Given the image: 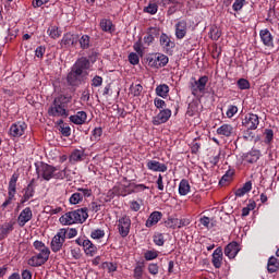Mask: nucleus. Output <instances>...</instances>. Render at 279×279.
I'll return each mask as SVG.
<instances>
[{
	"label": "nucleus",
	"mask_w": 279,
	"mask_h": 279,
	"mask_svg": "<svg viewBox=\"0 0 279 279\" xmlns=\"http://www.w3.org/2000/svg\"><path fill=\"white\" fill-rule=\"evenodd\" d=\"M88 69H90V60L86 57H81L75 61L68 73L66 80L70 86H80L86 77H88Z\"/></svg>",
	"instance_id": "f257e3e1"
},
{
	"label": "nucleus",
	"mask_w": 279,
	"mask_h": 279,
	"mask_svg": "<svg viewBox=\"0 0 279 279\" xmlns=\"http://www.w3.org/2000/svg\"><path fill=\"white\" fill-rule=\"evenodd\" d=\"M71 96L59 95L52 101V105L48 109L49 117H62L66 119L69 117V110H66V106L71 104Z\"/></svg>",
	"instance_id": "f03ea898"
},
{
	"label": "nucleus",
	"mask_w": 279,
	"mask_h": 279,
	"mask_svg": "<svg viewBox=\"0 0 279 279\" xmlns=\"http://www.w3.org/2000/svg\"><path fill=\"white\" fill-rule=\"evenodd\" d=\"M36 173L37 178H41L43 180H46V182H49L52 178H54V180H64V178H66L65 169L58 171V168L49 163H40V166H36Z\"/></svg>",
	"instance_id": "7ed1b4c3"
},
{
	"label": "nucleus",
	"mask_w": 279,
	"mask_h": 279,
	"mask_svg": "<svg viewBox=\"0 0 279 279\" xmlns=\"http://www.w3.org/2000/svg\"><path fill=\"white\" fill-rule=\"evenodd\" d=\"M88 219V208L82 207L72 211L65 213L59 218L63 226H73V223H85Z\"/></svg>",
	"instance_id": "20e7f679"
},
{
	"label": "nucleus",
	"mask_w": 279,
	"mask_h": 279,
	"mask_svg": "<svg viewBox=\"0 0 279 279\" xmlns=\"http://www.w3.org/2000/svg\"><path fill=\"white\" fill-rule=\"evenodd\" d=\"M19 182V173H13L8 186V198L2 203L1 208L5 210L16 195V183Z\"/></svg>",
	"instance_id": "39448f33"
},
{
	"label": "nucleus",
	"mask_w": 279,
	"mask_h": 279,
	"mask_svg": "<svg viewBox=\"0 0 279 279\" xmlns=\"http://www.w3.org/2000/svg\"><path fill=\"white\" fill-rule=\"evenodd\" d=\"M39 253L32 256L28 259L29 267H40L45 265L47 260H49V256H51V251L49 248L38 251Z\"/></svg>",
	"instance_id": "423d86ee"
},
{
	"label": "nucleus",
	"mask_w": 279,
	"mask_h": 279,
	"mask_svg": "<svg viewBox=\"0 0 279 279\" xmlns=\"http://www.w3.org/2000/svg\"><path fill=\"white\" fill-rule=\"evenodd\" d=\"M66 241V229H60L50 242V248L54 254H58Z\"/></svg>",
	"instance_id": "0eeeda50"
},
{
	"label": "nucleus",
	"mask_w": 279,
	"mask_h": 279,
	"mask_svg": "<svg viewBox=\"0 0 279 279\" xmlns=\"http://www.w3.org/2000/svg\"><path fill=\"white\" fill-rule=\"evenodd\" d=\"M148 66L151 69H162L169 64V57L162 53H155L147 58Z\"/></svg>",
	"instance_id": "6e6552de"
},
{
	"label": "nucleus",
	"mask_w": 279,
	"mask_h": 279,
	"mask_svg": "<svg viewBox=\"0 0 279 279\" xmlns=\"http://www.w3.org/2000/svg\"><path fill=\"white\" fill-rule=\"evenodd\" d=\"M80 40V35L75 33L68 32L63 34L62 39L59 41L61 49H71L75 47Z\"/></svg>",
	"instance_id": "1a4fd4ad"
},
{
	"label": "nucleus",
	"mask_w": 279,
	"mask_h": 279,
	"mask_svg": "<svg viewBox=\"0 0 279 279\" xmlns=\"http://www.w3.org/2000/svg\"><path fill=\"white\" fill-rule=\"evenodd\" d=\"M208 84V76H201L198 80L195 77L191 78L190 88L192 90V95H197V93H204L206 90V85Z\"/></svg>",
	"instance_id": "9d476101"
},
{
	"label": "nucleus",
	"mask_w": 279,
	"mask_h": 279,
	"mask_svg": "<svg viewBox=\"0 0 279 279\" xmlns=\"http://www.w3.org/2000/svg\"><path fill=\"white\" fill-rule=\"evenodd\" d=\"M75 243L83 247L86 256H95V254H97V246L90 240L86 238H77Z\"/></svg>",
	"instance_id": "9b49d317"
},
{
	"label": "nucleus",
	"mask_w": 279,
	"mask_h": 279,
	"mask_svg": "<svg viewBox=\"0 0 279 279\" xmlns=\"http://www.w3.org/2000/svg\"><path fill=\"white\" fill-rule=\"evenodd\" d=\"M22 197L20 204H26L29 202L34 195H36V179H32L29 183L22 190Z\"/></svg>",
	"instance_id": "f8f14e48"
},
{
	"label": "nucleus",
	"mask_w": 279,
	"mask_h": 279,
	"mask_svg": "<svg viewBox=\"0 0 279 279\" xmlns=\"http://www.w3.org/2000/svg\"><path fill=\"white\" fill-rule=\"evenodd\" d=\"M118 232L122 239H125L130 234V228H132V220L130 216H122L118 219Z\"/></svg>",
	"instance_id": "ddd939ff"
},
{
	"label": "nucleus",
	"mask_w": 279,
	"mask_h": 279,
	"mask_svg": "<svg viewBox=\"0 0 279 279\" xmlns=\"http://www.w3.org/2000/svg\"><path fill=\"white\" fill-rule=\"evenodd\" d=\"M242 125L246 128V130H258L260 118H258L256 113H247L242 120Z\"/></svg>",
	"instance_id": "4468645a"
},
{
	"label": "nucleus",
	"mask_w": 279,
	"mask_h": 279,
	"mask_svg": "<svg viewBox=\"0 0 279 279\" xmlns=\"http://www.w3.org/2000/svg\"><path fill=\"white\" fill-rule=\"evenodd\" d=\"M159 45L165 51V53H171L173 49L175 48V41L171 39L167 33H162L159 37Z\"/></svg>",
	"instance_id": "2eb2a0df"
},
{
	"label": "nucleus",
	"mask_w": 279,
	"mask_h": 279,
	"mask_svg": "<svg viewBox=\"0 0 279 279\" xmlns=\"http://www.w3.org/2000/svg\"><path fill=\"white\" fill-rule=\"evenodd\" d=\"M25 130H27V124L25 122H16L10 126L9 134L13 138H21V136L25 134Z\"/></svg>",
	"instance_id": "dca6fc26"
},
{
	"label": "nucleus",
	"mask_w": 279,
	"mask_h": 279,
	"mask_svg": "<svg viewBox=\"0 0 279 279\" xmlns=\"http://www.w3.org/2000/svg\"><path fill=\"white\" fill-rule=\"evenodd\" d=\"M169 119H171V109H162L153 118L151 123L153 125H162V123H167Z\"/></svg>",
	"instance_id": "f3484780"
},
{
	"label": "nucleus",
	"mask_w": 279,
	"mask_h": 279,
	"mask_svg": "<svg viewBox=\"0 0 279 279\" xmlns=\"http://www.w3.org/2000/svg\"><path fill=\"white\" fill-rule=\"evenodd\" d=\"M33 217L34 214L32 213V208H24L17 217V226H20V228H25V225L28 223V221H32Z\"/></svg>",
	"instance_id": "a211bd4d"
},
{
	"label": "nucleus",
	"mask_w": 279,
	"mask_h": 279,
	"mask_svg": "<svg viewBox=\"0 0 279 279\" xmlns=\"http://www.w3.org/2000/svg\"><path fill=\"white\" fill-rule=\"evenodd\" d=\"M259 38L264 47L274 49V35L267 28L259 31Z\"/></svg>",
	"instance_id": "6ab92c4d"
},
{
	"label": "nucleus",
	"mask_w": 279,
	"mask_h": 279,
	"mask_svg": "<svg viewBox=\"0 0 279 279\" xmlns=\"http://www.w3.org/2000/svg\"><path fill=\"white\" fill-rule=\"evenodd\" d=\"M239 252H241V246L238 244L236 241L229 243L225 247V256H227L230 259L236 258V255L239 254Z\"/></svg>",
	"instance_id": "aec40b11"
},
{
	"label": "nucleus",
	"mask_w": 279,
	"mask_h": 279,
	"mask_svg": "<svg viewBox=\"0 0 279 279\" xmlns=\"http://www.w3.org/2000/svg\"><path fill=\"white\" fill-rule=\"evenodd\" d=\"M211 263L216 269H220L221 265H223V250L221 246L214 251Z\"/></svg>",
	"instance_id": "412c9836"
},
{
	"label": "nucleus",
	"mask_w": 279,
	"mask_h": 279,
	"mask_svg": "<svg viewBox=\"0 0 279 279\" xmlns=\"http://www.w3.org/2000/svg\"><path fill=\"white\" fill-rule=\"evenodd\" d=\"M158 36H160V28L149 27L146 33V36L144 37V44L148 46L151 45V43H154V40H156Z\"/></svg>",
	"instance_id": "4be33fe9"
},
{
	"label": "nucleus",
	"mask_w": 279,
	"mask_h": 279,
	"mask_svg": "<svg viewBox=\"0 0 279 279\" xmlns=\"http://www.w3.org/2000/svg\"><path fill=\"white\" fill-rule=\"evenodd\" d=\"M216 132L219 136H225L226 138H230V136H234L235 134L234 126H232V124H222Z\"/></svg>",
	"instance_id": "5701e85b"
},
{
	"label": "nucleus",
	"mask_w": 279,
	"mask_h": 279,
	"mask_svg": "<svg viewBox=\"0 0 279 279\" xmlns=\"http://www.w3.org/2000/svg\"><path fill=\"white\" fill-rule=\"evenodd\" d=\"M174 27H175V38H178V40H182V38L186 36V32H187L186 21L184 20L179 21Z\"/></svg>",
	"instance_id": "b1692460"
},
{
	"label": "nucleus",
	"mask_w": 279,
	"mask_h": 279,
	"mask_svg": "<svg viewBox=\"0 0 279 279\" xmlns=\"http://www.w3.org/2000/svg\"><path fill=\"white\" fill-rule=\"evenodd\" d=\"M260 158V150L253 149L248 153L243 154L242 159L244 162H248V165H254V162H258Z\"/></svg>",
	"instance_id": "393cba45"
},
{
	"label": "nucleus",
	"mask_w": 279,
	"mask_h": 279,
	"mask_svg": "<svg viewBox=\"0 0 279 279\" xmlns=\"http://www.w3.org/2000/svg\"><path fill=\"white\" fill-rule=\"evenodd\" d=\"M87 119L88 114L86 111H78L76 114L70 116V121L71 123H74V125H84Z\"/></svg>",
	"instance_id": "a878e982"
},
{
	"label": "nucleus",
	"mask_w": 279,
	"mask_h": 279,
	"mask_svg": "<svg viewBox=\"0 0 279 279\" xmlns=\"http://www.w3.org/2000/svg\"><path fill=\"white\" fill-rule=\"evenodd\" d=\"M147 169H149V171H156V172H160V173H165V171H167V165L161 163L160 161H156V160H148L146 163Z\"/></svg>",
	"instance_id": "bb28decb"
},
{
	"label": "nucleus",
	"mask_w": 279,
	"mask_h": 279,
	"mask_svg": "<svg viewBox=\"0 0 279 279\" xmlns=\"http://www.w3.org/2000/svg\"><path fill=\"white\" fill-rule=\"evenodd\" d=\"M160 219H162V213L160 211H153L148 219L146 220V228H153V226H156L158 223V221H160Z\"/></svg>",
	"instance_id": "cd10ccee"
},
{
	"label": "nucleus",
	"mask_w": 279,
	"mask_h": 279,
	"mask_svg": "<svg viewBox=\"0 0 279 279\" xmlns=\"http://www.w3.org/2000/svg\"><path fill=\"white\" fill-rule=\"evenodd\" d=\"M14 231V221L4 222L0 227L1 239H8L11 232Z\"/></svg>",
	"instance_id": "c85d7f7f"
},
{
	"label": "nucleus",
	"mask_w": 279,
	"mask_h": 279,
	"mask_svg": "<svg viewBox=\"0 0 279 279\" xmlns=\"http://www.w3.org/2000/svg\"><path fill=\"white\" fill-rule=\"evenodd\" d=\"M169 85L167 84H160L155 88V93L157 97H161V99H167L169 97Z\"/></svg>",
	"instance_id": "c756f323"
},
{
	"label": "nucleus",
	"mask_w": 279,
	"mask_h": 279,
	"mask_svg": "<svg viewBox=\"0 0 279 279\" xmlns=\"http://www.w3.org/2000/svg\"><path fill=\"white\" fill-rule=\"evenodd\" d=\"M100 28L107 34H112V32H114V24H112L111 20L102 19L100 20Z\"/></svg>",
	"instance_id": "7c9ffc66"
},
{
	"label": "nucleus",
	"mask_w": 279,
	"mask_h": 279,
	"mask_svg": "<svg viewBox=\"0 0 279 279\" xmlns=\"http://www.w3.org/2000/svg\"><path fill=\"white\" fill-rule=\"evenodd\" d=\"M278 269H279L278 258H276L274 256L269 257L268 263H267L268 274H276V271H278Z\"/></svg>",
	"instance_id": "2f4dec72"
},
{
	"label": "nucleus",
	"mask_w": 279,
	"mask_h": 279,
	"mask_svg": "<svg viewBox=\"0 0 279 279\" xmlns=\"http://www.w3.org/2000/svg\"><path fill=\"white\" fill-rule=\"evenodd\" d=\"M189 193H191V184L186 179H182L179 183V194L184 196Z\"/></svg>",
	"instance_id": "473e14b6"
},
{
	"label": "nucleus",
	"mask_w": 279,
	"mask_h": 279,
	"mask_svg": "<svg viewBox=\"0 0 279 279\" xmlns=\"http://www.w3.org/2000/svg\"><path fill=\"white\" fill-rule=\"evenodd\" d=\"M252 191V181H247L242 187L238 189L234 193L235 197H243L246 193Z\"/></svg>",
	"instance_id": "72a5a7b5"
},
{
	"label": "nucleus",
	"mask_w": 279,
	"mask_h": 279,
	"mask_svg": "<svg viewBox=\"0 0 279 279\" xmlns=\"http://www.w3.org/2000/svg\"><path fill=\"white\" fill-rule=\"evenodd\" d=\"M47 34L53 40H58V38H60V36H62V31L58 26H50L47 29Z\"/></svg>",
	"instance_id": "f704fd0d"
},
{
	"label": "nucleus",
	"mask_w": 279,
	"mask_h": 279,
	"mask_svg": "<svg viewBox=\"0 0 279 279\" xmlns=\"http://www.w3.org/2000/svg\"><path fill=\"white\" fill-rule=\"evenodd\" d=\"M144 269H145V263L138 262L133 270V278L143 279Z\"/></svg>",
	"instance_id": "c9c22d12"
},
{
	"label": "nucleus",
	"mask_w": 279,
	"mask_h": 279,
	"mask_svg": "<svg viewBox=\"0 0 279 279\" xmlns=\"http://www.w3.org/2000/svg\"><path fill=\"white\" fill-rule=\"evenodd\" d=\"M84 160V151L80 149H75L70 155V162H82Z\"/></svg>",
	"instance_id": "e433bc0d"
},
{
	"label": "nucleus",
	"mask_w": 279,
	"mask_h": 279,
	"mask_svg": "<svg viewBox=\"0 0 279 279\" xmlns=\"http://www.w3.org/2000/svg\"><path fill=\"white\" fill-rule=\"evenodd\" d=\"M233 177H234V169L227 170L226 173L220 179L219 184L223 186V184H226L227 182H231Z\"/></svg>",
	"instance_id": "4c0bfd02"
},
{
	"label": "nucleus",
	"mask_w": 279,
	"mask_h": 279,
	"mask_svg": "<svg viewBox=\"0 0 279 279\" xmlns=\"http://www.w3.org/2000/svg\"><path fill=\"white\" fill-rule=\"evenodd\" d=\"M69 202L72 206H76V204H81V202H84V198H82L80 192H75L70 196Z\"/></svg>",
	"instance_id": "58836bf2"
},
{
	"label": "nucleus",
	"mask_w": 279,
	"mask_h": 279,
	"mask_svg": "<svg viewBox=\"0 0 279 279\" xmlns=\"http://www.w3.org/2000/svg\"><path fill=\"white\" fill-rule=\"evenodd\" d=\"M78 43L81 49H88V47H90V36L83 35L81 38H78Z\"/></svg>",
	"instance_id": "ea45409f"
},
{
	"label": "nucleus",
	"mask_w": 279,
	"mask_h": 279,
	"mask_svg": "<svg viewBox=\"0 0 279 279\" xmlns=\"http://www.w3.org/2000/svg\"><path fill=\"white\" fill-rule=\"evenodd\" d=\"M199 137L193 140L191 144V154H199V149H202V143L198 142Z\"/></svg>",
	"instance_id": "a19ab883"
},
{
	"label": "nucleus",
	"mask_w": 279,
	"mask_h": 279,
	"mask_svg": "<svg viewBox=\"0 0 279 279\" xmlns=\"http://www.w3.org/2000/svg\"><path fill=\"white\" fill-rule=\"evenodd\" d=\"M101 269H106L109 274H112L117 271V264L112 262H105L101 264Z\"/></svg>",
	"instance_id": "79ce46f5"
},
{
	"label": "nucleus",
	"mask_w": 279,
	"mask_h": 279,
	"mask_svg": "<svg viewBox=\"0 0 279 279\" xmlns=\"http://www.w3.org/2000/svg\"><path fill=\"white\" fill-rule=\"evenodd\" d=\"M209 37L211 40H219V38H221V31L218 27L213 26L209 31Z\"/></svg>",
	"instance_id": "37998d69"
},
{
	"label": "nucleus",
	"mask_w": 279,
	"mask_h": 279,
	"mask_svg": "<svg viewBox=\"0 0 279 279\" xmlns=\"http://www.w3.org/2000/svg\"><path fill=\"white\" fill-rule=\"evenodd\" d=\"M130 90L133 97H141V93H143V85L141 84L131 85Z\"/></svg>",
	"instance_id": "c03bdc74"
},
{
	"label": "nucleus",
	"mask_w": 279,
	"mask_h": 279,
	"mask_svg": "<svg viewBox=\"0 0 279 279\" xmlns=\"http://www.w3.org/2000/svg\"><path fill=\"white\" fill-rule=\"evenodd\" d=\"M153 241L155 245H158V247H162V245H165V235L162 233H156L153 236Z\"/></svg>",
	"instance_id": "a18cd8bd"
},
{
	"label": "nucleus",
	"mask_w": 279,
	"mask_h": 279,
	"mask_svg": "<svg viewBox=\"0 0 279 279\" xmlns=\"http://www.w3.org/2000/svg\"><path fill=\"white\" fill-rule=\"evenodd\" d=\"M179 222H180V219H178V218H168L165 221V226H166V228H172V230H175V228H178Z\"/></svg>",
	"instance_id": "49530a36"
},
{
	"label": "nucleus",
	"mask_w": 279,
	"mask_h": 279,
	"mask_svg": "<svg viewBox=\"0 0 279 279\" xmlns=\"http://www.w3.org/2000/svg\"><path fill=\"white\" fill-rule=\"evenodd\" d=\"M236 84L240 90H250V81H247L246 78L238 80Z\"/></svg>",
	"instance_id": "de8ad7c7"
},
{
	"label": "nucleus",
	"mask_w": 279,
	"mask_h": 279,
	"mask_svg": "<svg viewBox=\"0 0 279 279\" xmlns=\"http://www.w3.org/2000/svg\"><path fill=\"white\" fill-rule=\"evenodd\" d=\"M90 236L94 240H99V239H104V236H106V231L101 230V229H95L90 232Z\"/></svg>",
	"instance_id": "09e8293b"
},
{
	"label": "nucleus",
	"mask_w": 279,
	"mask_h": 279,
	"mask_svg": "<svg viewBox=\"0 0 279 279\" xmlns=\"http://www.w3.org/2000/svg\"><path fill=\"white\" fill-rule=\"evenodd\" d=\"M101 134H104V130L101 128H95L92 131L90 141H99V138H101Z\"/></svg>",
	"instance_id": "8fccbe9b"
},
{
	"label": "nucleus",
	"mask_w": 279,
	"mask_h": 279,
	"mask_svg": "<svg viewBox=\"0 0 279 279\" xmlns=\"http://www.w3.org/2000/svg\"><path fill=\"white\" fill-rule=\"evenodd\" d=\"M144 12L151 15L156 14L158 12V4L149 3L147 7L144 8Z\"/></svg>",
	"instance_id": "3c124183"
},
{
	"label": "nucleus",
	"mask_w": 279,
	"mask_h": 279,
	"mask_svg": "<svg viewBox=\"0 0 279 279\" xmlns=\"http://www.w3.org/2000/svg\"><path fill=\"white\" fill-rule=\"evenodd\" d=\"M130 186H133L132 193H143V191H147V189H149V186L145 185V184H130Z\"/></svg>",
	"instance_id": "603ef678"
},
{
	"label": "nucleus",
	"mask_w": 279,
	"mask_h": 279,
	"mask_svg": "<svg viewBox=\"0 0 279 279\" xmlns=\"http://www.w3.org/2000/svg\"><path fill=\"white\" fill-rule=\"evenodd\" d=\"M77 192L81 195L82 199H84V197H93V190L90 189L78 187Z\"/></svg>",
	"instance_id": "864d4df0"
},
{
	"label": "nucleus",
	"mask_w": 279,
	"mask_h": 279,
	"mask_svg": "<svg viewBox=\"0 0 279 279\" xmlns=\"http://www.w3.org/2000/svg\"><path fill=\"white\" fill-rule=\"evenodd\" d=\"M144 258L145 260H156L158 258V251H146Z\"/></svg>",
	"instance_id": "5fc2aeb1"
},
{
	"label": "nucleus",
	"mask_w": 279,
	"mask_h": 279,
	"mask_svg": "<svg viewBox=\"0 0 279 279\" xmlns=\"http://www.w3.org/2000/svg\"><path fill=\"white\" fill-rule=\"evenodd\" d=\"M160 271V267L156 263H151L148 265V274L151 276H158V272Z\"/></svg>",
	"instance_id": "6e6d98bb"
},
{
	"label": "nucleus",
	"mask_w": 279,
	"mask_h": 279,
	"mask_svg": "<svg viewBox=\"0 0 279 279\" xmlns=\"http://www.w3.org/2000/svg\"><path fill=\"white\" fill-rule=\"evenodd\" d=\"M243 5H245V0H235L232 4V10L234 12H241V10H243Z\"/></svg>",
	"instance_id": "4d7b16f0"
},
{
	"label": "nucleus",
	"mask_w": 279,
	"mask_h": 279,
	"mask_svg": "<svg viewBox=\"0 0 279 279\" xmlns=\"http://www.w3.org/2000/svg\"><path fill=\"white\" fill-rule=\"evenodd\" d=\"M238 112H239V107L234 105H230L227 110L228 119H232V117H234V114H236Z\"/></svg>",
	"instance_id": "13d9d810"
},
{
	"label": "nucleus",
	"mask_w": 279,
	"mask_h": 279,
	"mask_svg": "<svg viewBox=\"0 0 279 279\" xmlns=\"http://www.w3.org/2000/svg\"><path fill=\"white\" fill-rule=\"evenodd\" d=\"M154 106L158 109V110H165V108H167V102L160 98H155L154 99Z\"/></svg>",
	"instance_id": "bf43d9fd"
},
{
	"label": "nucleus",
	"mask_w": 279,
	"mask_h": 279,
	"mask_svg": "<svg viewBox=\"0 0 279 279\" xmlns=\"http://www.w3.org/2000/svg\"><path fill=\"white\" fill-rule=\"evenodd\" d=\"M101 84H104V77L96 75L93 77L92 80V86L94 88H99V86H101Z\"/></svg>",
	"instance_id": "052dcab7"
},
{
	"label": "nucleus",
	"mask_w": 279,
	"mask_h": 279,
	"mask_svg": "<svg viewBox=\"0 0 279 279\" xmlns=\"http://www.w3.org/2000/svg\"><path fill=\"white\" fill-rule=\"evenodd\" d=\"M219 160H221V150H219L216 155L209 158V162L214 167H217V165H219Z\"/></svg>",
	"instance_id": "680f3d73"
},
{
	"label": "nucleus",
	"mask_w": 279,
	"mask_h": 279,
	"mask_svg": "<svg viewBox=\"0 0 279 279\" xmlns=\"http://www.w3.org/2000/svg\"><path fill=\"white\" fill-rule=\"evenodd\" d=\"M129 62L130 64H133L135 66V64H138V62H141V59L138 58V54H136V52H131L129 54Z\"/></svg>",
	"instance_id": "e2e57ef3"
},
{
	"label": "nucleus",
	"mask_w": 279,
	"mask_h": 279,
	"mask_svg": "<svg viewBox=\"0 0 279 279\" xmlns=\"http://www.w3.org/2000/svg\"><path fill=\"white\" fill-rule=\"evenodd\" d=\"M274 141V130L266 129L265 130V143L269 144Z\"/></svg>",
	"instance_id": "0e129e2a"
},
{
	"label": "nucleus",
	"mask_w": 279,
	"mask_h": 279,
	"mask_svg": "<svg viewBox=\"0 0 279 279\" xmlns=\"http://www.w3.org/2000/svg\"><path fill=\"white\" fill-rule=\"evenodd\" d=\"M59 132H61L62 136L69 137L71 136V126L61 125V128H59Z\"/></svg>",
	"instance_id": "69168bd1"
},
{
	"label": "nucleus",
	"mask_w": 279,
	"mask_h": 279,
	"mask_svg": "<svg viewBox=\"0 0 279 279\" xmlns=\"http://www.w3.org/2000/svg\"><path fill=\"white\" fill-rule=\"evenodd\" d=\"M33 245H34V247H35V250H37V252H40V251H43V250H49L48 247H47V245H45V243L43 242V241H35L34 243H33Z\"/></svg>",
	"instance_id": "338daca9"
},
{
	"label": "nucleus",
	"mask_w": 279,
	"mask_h": 279,
	"mask_svg": "<svg viewBox=\"0 0 279 279\" xmlns=\"http://www.w3.org/2000/svg\"><path fill=\"white\" fill-rule=\"evenodd\" d=\"M46 51H47V48H45V46L37 47L35 50L36 58H43V56H45Z\"/></svg>",
	"instance_id": "774afa93"
}]
</instances>
